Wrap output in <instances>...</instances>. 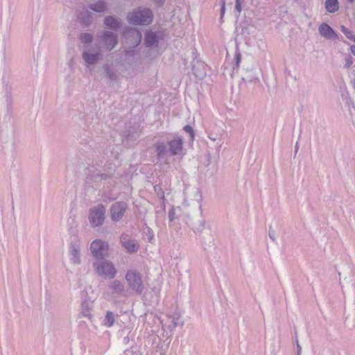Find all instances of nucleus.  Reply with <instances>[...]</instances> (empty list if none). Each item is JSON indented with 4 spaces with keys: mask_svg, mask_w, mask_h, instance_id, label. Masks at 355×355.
Instances as JSON below:
<instances>
[{
    "mask_svg": "<svg viewBox=\"0 0 355 355\" xmlns=\"http://www.w3.org/2000/svg\"><path fill=\"white\" fill-rule=\"evenodd\" d=\"M89 218L92 226L95 227L101 225L105 219V207L99 205L92 209L89 214Z\"/></svg>",
    "mask_w": 355,
    "mask_h": 355,
    "instance_id": "4",
    "label": "nucleus"
},
{
    "mask_svg": "<svg viewBox=\"0 0 355 355\" xmlns=\"http://www.w3.org/2000/svg\"><path fill=\"white\" fill-rule=\"evenodd\" d=\"M121 239L123 247L129 252H135L138 250L139 245L134 240L128 239L127 235H122Z\"/></svg>",
    "mask_w": 355,
    "mask_h": 355,
    "instance_id": "7",
    "label": "nucleus"
},
{
    "mask_svg": "<svg viewBox=\"0 0 355 355\" xmlns=\"http://www.w3.org/2000/svg\"><path fill=\"white\" fill-rule=\"evenodd\" d=\"M352 64V58H349L346 60V67H349Z\"/></svg>",
    "mask_w": 355,
    "mask_h": 355,
    "instance_id": "23",
    "label": "nucleus"
},
{
    "mask_svg": "<svg viewBox=\"0 0 355 355\" xmlns=\"http://www.w3.org/2000/svg\"><path fill=\"white\" fill-rule=\"evenodd\" d=\"M239 55H237V60H239Z\"/></svg>",
    "mask_w": 355,
    "mask_h": 355,
    "instance_id": "29",
    "label": "nucleus"
},
{
    "mask_svg": "<svg viewBox=\"0 0 355 355\" xmlns=\"http://www.w3.org/2000/svg\"><path fill=\"white\" fill-rule=\"evenodd\" d=\"M125 279L128 286L135 291L141 293L143 289V284L141 276L139 272L135 270L128 271L125 275Z\"/></svg>",
    "mask_w": 355,
    "mask_h": 355,
    "instance_id": "2",
    "label": "nucleus"
},
{
    "mask_svg": "<svg viewBox=\"0 0 355 355\" xmlns=\"http://www.w3.org/2000/svg\"><path fill=\"white\" fill-rule=\"evenodd\" d=\"M126 209V205L123 202H116L111 208V216L112 220H119Z\"/></svg>",
    "mask_w": 355,
    "mask_h": 355,
    "instance_id": "6",
    "label": "nucleus"
},
{
    "mask_svg": "<svg viewBox=\"0 0 355 355\" xmlns=\"http://www.w3.org/2000/svg\"><path fill=\"white\" fill-rule=\"evenodd\" d=\"M114 322V316L111 311H107L104 320V324L108 327H112Z\"/></svg>",
    "mask_w": 355,
    "mask_h": 355,
    "instance_id": "13",
    "label": "nucleus"
},
{
    "mask_svg": "<svg viewBox=\"0 0 355 355\" xmlns=\"http://www.w3.org/2000/svg\"><path fill=\"white\" fill-rule=\"evenodd\" d=\"M184 130L190 134L191 137V139H193V137H194V132H193V128L190 126V125H186L184 128Z\"/></svg>",
    "mask_w": 355,
    "mask_h": 355,
    "instance_id": "21",
    "label": "nucleus"
},
{
    "mask_svg": "<svg viewBox=\"0 0 355 355\" xmlns=\"http://www.w3.org/2000/svg\"><path fill=\"white\" fill-rule=\"evenodd\" d=\"M236 8L240 12L241 11V3H239V0H236Z\"/></svg>",
    "mask_w": 355,
    "mask_h": 355,
    "instance_id": "24",
    "label": "nucleus"
},
{
    "mask_svg": "<svg viewBox=\"0 0 355 355\" xmlns=\"http://www.w3.org/2000/svg\"><path fill=\"white\" fill-rule=\"evenodd\" d=\"M341 31L348 39L355 42V35H354L349 30H348V28H347L344 26H342Z\"/></svg>",
    "mask_w": 355,
    "mask_h": 355,
    "instance_id": "18",
    "label": "nucleus"
},
{
    "mask_svg": "<svg viewBox=\"0 0 355 355\" xmlns=\"http://www.w3.org/2000/svg\"><path fill=\"white\" fill-rule=\"evenodd\" d=\"M129 33L132 36H135L137 38V44H139V42H141V35L140 34V33L137 31L132 30V31H129Z\"/></svg>",
    "mask_w": 355,
    "mask_h": 355,
    "instance_id": "20",
    "label": "nucleus"
},
{
    "mask_svg": "<svg viewBox=\"0 0 355 355\" xmlns=\"http://www.w3.org/2000/svg\"><path fill=\"white\" fill-rule=\"evenodd\" d=\"M101 39L109 50L112 49L116 44V37L112 33L105 32L103 35L101 36Z\"/></svg>",
    "mask_w": 355,
    "mask_h": 355,
    "instance_id": "8",
    "label": "nucleus"
},
{
    "mask_svg": "<svg viewBox=\"0 0 355 355\" xmlns=\"http://www.w3.org/2000/svg\"><path fill=\"white\" fill-rule=\"evenodd\" d=\"M91 252L96 258H101L107 254L108 245L101 240H95L91 243Z\"/></svg>",
    "mask_w": 355,
    "mask_h": 355,
    "instance_id": "3",
    "label": "nucleus"
},
{
    "mask_svg": "<svg viewBox=\"0 0 355 355\" xmlns=\"http://www.w3.org/2000/svg\"><path fill=\"white\" fill-rule=\"evenodd\" d=\"M351 51L355 55V45L351 46Z\"/></svg>",
    "mask_w": 355,
    "mask_h": 355,
    "instance_id": "25",
    "label": "nucleus"
},
{
    "mask_svg": "<svg viewBox=\"0 0 355 355\" xmlns=\"http://www.w3.org/2000/svg\"><path fill=\"white\" fill-rule=\"evenodd\" d=\"M80 40L85 44L90 43L92 41V36L89 33H84L80 35Z\"/></svg>",
    "mask_w": 355,
    "mask_h": 355,
    "instance_id": "19",
    "label": "nucleus"
},
{
    "mask_svg": "<svg viewBox=\"0 0 355 355\" xmlns=\"http://www.w3.org/2000/svg\"><path fill=\"white\" fill-rule=\"evenodd\" d=\"M112 291L115 293H122L124 290L123 284L119 281H114L110 286Z\"/></svg>",
    "mask_w": 355,
    "mask_h": 355,
    "instance_id": "16",
    "label": "nucleus"
},
{
    "mask_svg": "<svg viewBox=\"0 0 355 355\" xmlns=\"http://www.w3.org/2000/svg\"><path fill=\"white\" fill-rule=\"evenodd\" d=\"M224 10H225V6L224 4L223 5V7H222V13L223 14L224 12Z\"/></svg>",
    "mask_w": 355,
    "mask_h": 355,
    "instance_id": "26",
    "label": "nucleus"
},
{
    "mask_svg": "<svg viewBox=\"0 0 355 355\" xmlns=\"http://www.w3.org/2000/svg\"><path fill=\"white\" fill-rule=\"evenodd\" d=\"M92 8L96 12H103L105 8V4L103 1H98L94 4Z\"/></svg>",
    "mask_w": 355,
    "mask_h": 355,
    "instance_id": "17",
    "label": "nucleus"
},
{
    "mask_svg": "<svg viewBox=\"0 0 355 355\" xmlns=\"http://www.w3.org/2000/svg\"><path fill=\"white\" fill-rule=\"evenodd\" d=\"M98 55V54L84 53L83 58L87 63L93 64L97 60Z\"/></svg>",
    "mask_w": 355,
    "mask_h": 355,
    "instance_id": "15",
    "label": "nucleus"
},
{
    "mask_svg": "<svg viewBox=\"0 0 355 355\" xmlns=\"http://www.w3.org/2000/svg\"><path fill=\"white\" fill-rule=\"evenodd\" d=\"M158 155H162L165 151V146L163 144L158 145L157 148Z\"/></svg>",
    "mask_w": 355,
    "mask_h": 355,
    "instance_id": "22",
    "label": "nucleus"
},
{
    "mask_svg": "<svg viewBox=\"0 0 355 355\" xmlns=\"http://www.w3.org/2000/svg\"><path fill=\"white\" fill-rule=\"evenodd\" d=\"M319 32L321 35L327 38L337 37L336 33L334 30L327 24H322L319 27Z\"/></svg>",
    "mask_w": 355,
    "mask_h": 355,
    "instance_id": "10",
    "label": "nucleus"
},
{
    "mask_svg": "<svg viewBox=\"0 0 355 355\" xmlns=\"http://www.w3.org/2000/svg\"><path fill=\"white\" fill-rule=\"evenodd\" d=\"M152 12L148 9L134 12L128 16V21L133 24H148L152 21Z\"/></svg>",
    "mask_w": 355,
    "mask_h": 355,
    "instance_id": "1",
    "label": "nucleus"
},
{
    "mask_svg": "<svg viewBox=\"0 0 355 355\" xmlns=\"http://www.w3.org/2000/svg\"><path fill=\"white\" fill-rule=\"evenodd\" d=\"M145 42L147 46L155 44L157 42L156 35L153 33H148L146 36Z\"/></svg>",
    "mask_w": 355,
    "mask_h": 355,
    "instance_id": "14",
    "label": "nucleus"
},
{
    "mask_svg": "<svg viewBox=\"0 0 355 355\" xmlns=\"http://www.w3.org/2000/svg\"><path fill=\"white\" fill-rule=\"evenodd\" d=\"M105 24L106 26L115 29L119 27V22L118 21L113 18V17H107L105 19Z\"/></svg>",
    "mask_w": 355,
    "mask_h": 355,
    "instance_id": "12",
    "label": "nucleus"
},
{
    "mask_svg": "<svg viewBox=\"0 0 355 355\" xmlns=\"http://www.w3.org/2000/svg\"><path fill=\"white\" fill-rule=\"evenodd\" d=\"M171 153L173 155H177L181 153L182 150V141L179 137H175L169 142Z\"/></svg>",
    "mask_w": 355,
    "mask_h": 355,
    "instance_id": "9",
    "label": "nucleus"
},
{
    "mask_svg": "<svg viewBox=\"0 0 355 355\" xmlns=\"http://www.w3.org/2000/svg\"><path fill=\"white\" fill-rule=\"evenodd\" d=\"M325 8L329 12H336L339 8L338 0H326Z\"/></svg>",
    "mask_w": 355,
    "mask_h": 355,
    "instance_id": "11",
    "label": "nucleus"
},
{
    "mask_svg": "<svg viewBox=\"0 0 355 355\" xmlns=\"http://www.w3.org/2000/svg\"><path fill=\"white\" fill-rule=\"evenodd\" d=\"M349 2H353L354 0H348Z\"/></svg>",
    "mask_w": 355,
    "mask_h": 355,
    "instance_id": "28",
    "label": "nucleus"
},
{
    "mask_svg": "<svg viewBox=\"0 0 355 355\" xmlns=\"http://www.w3.org/2000/svg\"><path fill=\"white\" fill-rule=\"evenodd\" d=\"M354 85H355V80L353 82Z\"/></svg>",
    "mask_w": 355,
    "mask_h": 355,
    "instance_id": "30",
    "label": "nucleus"
},
{
    "mask_svg": "<svg viewBox=\"0 0 355 355\" xmlns=\"http://www.w3.org/2000/svg\"><path fill=\"white\" fill-rule=\"evenodd\" d=\"M153 236H151L150 237V241H151V240L153 239Z\"/></svg>",
    "mask_w": 355,
    "mask_h": 355,
    "instance_id": "27",
    "label": "nucleus"
},
{
    "mask_svg": "<svg viewBox=\"0 0 355 355\" xmlns=\"http://www.w3.org/2000/svg\"><path fill=\"white\" fill-rule=\"evenodd\" d=\"M96 272L99 275H103L105 277L113 278L116 275V269L112 263L110 262H101L96 266Z\"/></svg>",
    "mask_w": 355,
    "mask_h": 355,
    "instance_id": "5",
    "label": "nucleus"
}]
</instances>
